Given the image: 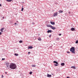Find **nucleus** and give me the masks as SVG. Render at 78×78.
I'll use <instances>...</instances> for the list:
<instances>
[{
  "mask_svg": "<svg viewBox=\"0 0 78 78\" xmlns=\"http://www.w3.org/2000/svg\"><path fill=\"white\" fill-rule=\"evenodd\" d=\"M16 65L14 63L11 64L9 65V67L11 69H16Z\"/></svg>",
  "mask_w": 78,
  "mask_h": 78,
  "instance_id": "f257e3e1",
  "label": "nucleus"
},
{
  "mask_svg": "<svg viewBox=\"0 0 78 78\" xmlns=\"http://www.w3.org/2000/svg\"><path fill=\"white\" fill-rule=\"evenodd\" d=\"M75 47H73L70 49V51H71L73 53L75 54Z\"/></svg>",
  "mask_w": 78,
  "mask_h": 78,
  "instance_id": "f03ea898",
  "label": "nucleus"
},
{
  "mask_svg": "<svg viewBox=\"0 0 78 78\" xmlns=\"http://www.w3.org/2000/svg\"><path fill=\"white\" fill-rule=\"evenodd\" d=\"M58 13L57 12H55L53 15V17H55V16H58Z\"/></svg>",
  "mask_w": 78,
  "mask_h": 78,
  "instance_id": "7ed1b4c3",
  "label": "nucleus"
},
{
  "mask_svg": "<svg viewBox=\"0 0 78 78\" xmlns=\"http://www.w3.org/2000/svg\"><path fill=\"white\" fill-rule=\"evenodd\" d=\"M6 65L7 66V67H9V63L8 62L6 63Z\"/></svg>",
  "mask_w": 78,
  "mask_h": 78,
  "instance_id": "20e7f679",
  "label": "nucleus"
},
{
  "mask_svg": "<svg viewBox=\"0 0 78 78\" xmlns=\"http://www.w3.org/2000/svg\"><path fill=\"white\" fill-rule=\"evenodd\" d=\"M33 48V47L32 46H28V49H32Z\"/></svg>",
  "mask_w": 78,
  "mask_h": 78,
  "instance_id": "39448f33",
  "label": "nucleus"
},
{
  "mask_svg": "<svg viewBox=\"0 0 78 78\" xmlns=\"http://www.w3.org/2000/svg\"><path fill=\"white\" fill-rule=\"evenodd\" d=\"M51 29H52V30H55V28H55V27H53L51 26Z\"/></svg>",
  "mask_w": 78,
  "mask_h": 78,
  "instance_id": "423d86ee",
  "label": "nucleus"
},
{
  "mask_svg": "<svg viewBox=\"0 0 78 78\" xmlns=\"http://www.w3.org/2000/svg\"><path fill=\"white\" fill-rule=\"evenodd\" d=\"M51 77V75H49L48 74H47V77H48L49 78H50V77Z\"/></svg>",
  "mask_w": 78,
  "mask_h": 78,
  "instance_id": "0eeeda50",
  "label": "nucleus"
},
{
  "mask_svg": "<svg viewBox=\"0 0 78 78\" xmlns=\"http://www.w3.org/2000/svg\"><path fill=\"white\" fill-rule=\"evenodd\" d=\"M50 23L51 25H55V22H53L52 21H51L50 22Z\"/></svg>",
  "mask_w": 78,
  "mask_h": 78,
  "instance_id": "6e6552de",
  "label": "nucleus"
},
{
  "mask_svg": "<svg viewBox=\"0 0 78 78\" xmlns=\"http://www.w3.org/2000/svg\"><path fill=\"white\" fill-rule=\"evenodd\" d=\"M75 28H73V27H72L71 28V31H75Z\"/></svg>",
  "mask_w": 78,
  "mask_h": 78,
  "instance_id": "1a4fd4ad",
  "label": "nucleus"
},
{
  "mask_svg": "<svg viewBox=\"0 0 78 78\" xmlns=\"http://www.w3.org/2000/svg\"><path fill=\"white\" fill-rule=\"evenodd\" d=\"M52 31V30H49L47 31L48 33H51Z\"/></svg>",
  "mask_w": 78,
  "mask_h": 78,
  "instance_id": "9d476101",
  "label": "nucleus"
},
{
  "mask_svg": "<svg viewBox=\"0 0 78 78\" xmlns=\"http://www.w3.org/2000/svg\"><path fill=\"white\" fill-rule=\"evenodd\" d=\"M71 68L72 69H73V68L74 69H76V68H75V66H72L71 67Z\"/></svg>",
  "mask_w": 78,
  "mask_h": 78,
  "instance_id": "9b49d317",
  "label": "nucleus"
},
{
  "mask_svg": "<svg viewBox=\"0 0 78 78\" xmlns=\"http://www.w3.org/2000/svg\"><path fill=\"white\" fill-rule=\"evenodd\" d=\"M53 63H55V64H58V62L56 61H54L53 62Z\"/></svg>",
  "mask_w": 78,
  "mask_h": 78,
  "instance_id": "f8f14e48",
  "label": "nucleus"
},
{
  "mask_svg": "<svg viewBox=\"0 0 78 78\" xmlns=\"http://www.w3.org/2000/svg\"><path fill=\"white\" fill-rule=\"evenodd\" d=\"M65 65V64L64 63H61V66H64Z\"/></svg>",
  "mask_w": 78,
  "mask_h": 78,
  "instance_id": "ddd939ff",
  "label": "nucleus"
},
{
  "mask_svg": "<svg viewBox=\"0 0 78 78\" xmlns=\"http://www.w3.org/2000/svg\"><path fill=\"white\" fill-rule=\"evenodd\" d=\"M3 30H4V28H2L0 30V31L1 32H3Z\"/></svg>",
  "mask_w": 78,
  "mask_h": 78,
  "instance_id": "4468645a",
  "label": "nucleus"
},
{
  "mask_svg": "<svg viewBox=\"0 0 78 78\" xmlns=\"http://www.w3.org/2000/svg\"><path fill=\"white\" fill-rule=\"evenodd\" d=\"M47 27H50V28H51V25H48Z\"/></svg>",
  "mask_w": 78,
  "mask_h": 78,
  "instance_id": "2eb2a0df",
  "label": "nucleus"
},
{
  "mask_svg": "<svg viewBox=\"0 0 78 78\" xmlns=\"http://www.w3.org/2000/svg\"><path fill=\"white\" fill-rule=\"evenodd\" d=\"M63 12V11H62V10H60L59 11H58V12H60V13H62V12Z\"/></svg>",
  "mask_w": 78,
  "mask_h": 78,
  "instance_id": "dca6fc26",
  "label": "nucleus"
},
{
  "mask_svg": "<svg viewBox=\"0 0 78 78\" xmlns=\"http://www.w3.org/2000/svg\"><path fill=\"white\" fill-rule=\"evenodd\" d=\"M38 41H41L42 40L41 38L40 37H39L38 38Z\"/></svg>",
  "mask_w": 78,
  "mask_h": 78,
  "instance_id": "f3484780",
  "label": "nucleus"
},
{
  "mask_svg": "<svg viewBox=\"0 0 78 78\" xmlns=\"http://www.w3.org/2000/svg\"><path fill=\"white\" fill-rule=\"evenodd\" d=\"M12 0H6L7 2H11Z\"/></svg>",
  "mask_w": 78,
  "mask_h": 78,
  "instance_id": "a211bd4d",
  "label": "nucleus"
},
{
  "mask_svg": "<svg viewBox=\"0 0 78 78\" xmlns=\"http://www.w3.org/2000/svg\"><path fill=\"white\" fill-rule=\"evenodd\" d=\"M32 67H36V65H32Z\"/></svg>",
  "mask_w": 78,
  "mask_h": 78,
  "instance_id": "6ab92c4d",
  "label": "nucleus"
},
{
  "mask_svg": "<svg viewBox=\"0 0 78 78\" xmlns=\"http://www.w3.org/2000/svg\"><path fill=\"white\" fill-rule=\"evenodd\" d=\"M15 56H18L19 54H14Z\"/></svg>",
  "mask_w": 78,
  "mask_h": 78,
  "instance_id": "aec40b11",
  "label": "nucleus"
},
{
  "mask_svg": "<svg viewBox=\"0 0 78 78\" xmlns=\"http://www.w3.org/2000/svg\"><path fill=\"white\" fill-rule=\"evenodd\" d=\"M19 42L20 43H22L23 42V41L22 40H20L19 41Z\"/></svg>",
  "mask_w": 78,
  "mask_h": 78,
  "instance_id": "412c9836",
  "label": "nucleus"
},
{
  "mask_svg": "<svg viewBox=\"0 0 78 78\" xmlns=\"http://www.w3.org/2000/svg\"><path fill=\"white\" fill-rule=\"evenodd\" d=\"M56 40L57 41H59V38H56Z\"/></svg>",
  "mask_w": 78,
  "mask_h": 78,
  "instance_id": "4be33fe9",
  "label": "nucleus"
},
{
  "mask_svg": "<svg viewBox=\"0 0 78 78\" xmlns=\"http://www.w3.org/2000/svg\"><path fill=\"white\" fill-rule=\"evenodd\" d=\"M54 65L55 66H59V65L57 64H54Z\"/></svg>",
  "mask_w": 78,
  "mask_h": 78,
  "instance_id": "5701e85b",
  "label": "nucleus"
},
{
  "mask_svg": "<svg viewBox=\"0 0 78 78\" xmlns=\"http://www.w3.org/2000/svg\"><path fill=\"white\" fill-rule=\"evenodd\" d=\"M23 9H24L23 8H22L21 9V11H23Z\"/></svg>",
  "mask_w": 78,
  "mask_h": 78,
  "instance_id": "b1692460",
  "label": "nucleus"
},
{
  "mask_svg": "<svg viewBox=\"0 0 78 78\" xmlns=\"http://www.w3.org/2000/svg\"><path fill=\"white\" fill-rule=\"evenodd\" d=\"M78 40H77L76 41V44H78Z\"/></svg>",
  "mask_w": 78,
  "mask_h": 78,
  "instance_id": "393cba45",
  "label": "nucleus"
},
{
  "mask_svg": "<svg viewBox=\"0 0 78 78\" xmlns=\"http://www.w3.org/2000/svg\"><path fill=\"white\" fill-rule=\"evenodd\" d=\"M32 73H33V72H32L31 71H30V72L29 73L30 75Z\"/></svg>",
  "mask_w": 78,
  "mask_h": 78,
  "instance_id": "a878e982",
  "label": "nucleus"
},
{
  "mask_svg": "<svg viewBox=\"0 0 78 78\" xmlns=\"http://www.w3.org/2000/svg\"><path fill=\"white\" fill-rule=\"evenodd\" d=\"M32 23L33 25H34V24H35L34 22H32Z\"/></svg>",
  "mask_w": 78,
  "mask_h": 78,
  "instance_id": "bb28decb",
  "label": "nucleus"
},
{
  "mask_svg": "<svg viewBox=\"0 0 78 78\" xmlns=\"http://www.w3.org/2000/svg\"><path fill=\"white\" fill-rule=\"evenodd\" d=\"M31 53V52H28V54H29V55H30V54Z\"/></svg>",
  "mask_w": 78,
  "mask_h": 78,
  "instance_id": "cd10ccee",
  "label": "nucleus"
},
{
  "mask_svg": "<svg viewBox=\"0 0 78 78\" xmlns=\"http://www.w3.org/2000/svg\"><path fill=\"white\" fill-rule=\"evenodd\" d=\"M51 35H50L49 36V37H51Z\"/></svg>",
  "mask_w": 78,
  "mask_h": 78,
  "instance_id": "c85d7f7f",
  "label": "nucleus"
},
{
  "mask_svg": "<svg viewBox=\"0 0 78 78\" xmlns=\"http://www.w3.org/2000/svg\"><path fill=\"white\" fill-rule=\"evenodd\" d=\"M67 53H70V52H69V51H67Z\"/></svg>",
  "mask_w": 78,
  "mask_h": 78,
  "instance_id": "c756f323",
  "label": "nucleus"
},
{
  "mask_svg": "<svg viewBox=\"0 0 78 78\" xmlns=\"http://www.w3.org/2000/svg\"><path fill=\"white\" fill-rule=\"evenodd\" d=\"M3 75H2V78H3Z\"/></svg>",
  "mask_w": 78,
  "mask_h": 78,
  "instance_id": "7c9ffc66",
  "label": "nucleus"
},
{
  "mask_svg": "<svg viewBox=\"0 0 78 78\" xmlns=\"http://www.w3.org/2000/svg\"><path fill=\"white\" fill-rule=\"evenodd\" d=\"M2 32H0V35H1L2 34Z\"/></svg>",
  "mask_w": 78,
  "mask_h": 78,
  "instance_id": "2f4dec72",
  "label": "nucleus"
},
{
  "mask_svg": "<svg viewBox=\"0 0 78 78\" xmlns=\"http://www.w3.org/2000/svg\"><path fill=\"white\" fill-rule=\"evenodd\" d=\"M59 36H61V34H58Z\"/></svg>",
  "mask_w": 78,
  "mask_h": 78,
  "instance_id": "473e14b6",
  "label": "nucleus"
},
{
  "mask_svg": "<svg viewBox=\"0 0 78 78\" xmlns=\"http://www.w3.org/2000/svg\"><path fill=\"white\" fill-rule=\"evenodd\" d=\"M5 58H2V60H5Z\"/></svg>",
  "mask_w": 78,
  "mask_h": 78,
  "instance_id": "72a5a7b5",
  "label": "nucleus"
},
{
  "mask_svg": "<svg viewBox=\"0 0 78 78\" xmlns=\"http://www.w3.org/2000/svg\"><path fill=\"white\" fill-rule=\"evenodd\" d=\"M69 14H70V11H69Z\"/></svg>",
  "mask_w": 78,
  "mask_h": 78,
  "instance_id": "f704fd0d",
  "label": "nucleus"
},
{
  "mask_svg": "<svg viewBox=\"0 0 78 78\" xmlns=\"http://www.w3.org/2000/svg\"><path fill=\"white\" fill-rule=\"evenodd\" d=\"M0 6H2V4H0Z\"/></svg>",
  "mask_w": 78,
  "mask_h": 78,
  "instance_id": "c9c22d12",
  "label": "nucleus"
},
{
  "mask_svg": "<svg viewBox=\"0 0 78 78\" xmlns=\"http://www.w3.org/2000/svg\"><path fill=\"white\" fill-rule=\"evenodd\" d=\"M66 78H70V77H66Z\"/></svg>",
  "mask_w": 78,
  "mask_h": 78,
  "instance_id": "e433bc0d",
  "label": "nucleus"
},
{
  "mask_svg": "<svg viewBox=\"0 0 78 78\" xmlns=\"http://www.w3.org/2000/svg\"><path fill=\"white\" fill-rule=\"evenodd\" d=\"M15 25H16V24H17V23H15Z\"/></svg>",
  "mask_w": 78,
  "mask_h": 78,
  "instance_id": "4c0bfd02",
  "label": "nucleus"
},
{
  "mask_svg": "<svg viewBox=\"0 0 78 78\" xmlns=\"http://www.w3.org/2000/svg\"><path fill=\"white\" fill-rule=\"evenodd\" d=\"M51 75H53V73H52Z\"/></svg>",
  "mask_w": 78,
  "mask_h": 78,
  "instance_id": "58836bf2",
  "label": "nucleus"
},
{
  "mask_svg": "<svg viewBox=\"0 0 78 78\" xmlns=\"http://www.w3.org/2000/svg\"><path fill=\"white\" fill-rule=\"evenodd\" d=\"M5 73L6 74V73H7L5 72Z\"/></svg>",
  "mask_w": 78,
  "mask_h": 78,
  "instance_id": "ea45409f",
  "label": "nucleus"
},
{
  "mask_svg": "<svg viewBox=\"0 0 78 78\" xmlns=\"http://www.w3.org/2000/svg\"><path fill=\"white\" fill-rule=\"evenodd\" d=\"M2 18H3H3H4V17H2Z\"/></svg>",
  "mask_w": 78,
  "mask_h": 78,
  "instance_id": "a19ab883",
  "label": "nucleus"
},
{
  "mask_svg": "<svg viewBox=\"0 0 78 78\" xmlns=\"http://www.w3.org/2000/svg\"><path fill=\"white\" fill-rule=\"evenodd\" d=\"M55 43L54 44V45H55Z\"/></svg>",
  "mask_w": 78,
  "mask_h": 78,
  "instance_id": "79ce46f5",
  "label": "nucleus"
}]
</instances>
